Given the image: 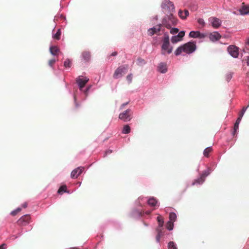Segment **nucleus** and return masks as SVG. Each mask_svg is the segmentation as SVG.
I'll use <instances>...</instances> for the list:
<instances>
[{"label": "nucleus", "mask_w": 249, "mask_h": 249, "mask_svg": "<svg viewBox=\"0 0 249 249\" xmlns=\"http://www.w3.org/2000/svg\"><path fill=\"white\" fill-rule=\"evenodd\" d=\"M143 225H144L145 227H148V224H147V223H144V222H143Z\"/></svg>", "instance_id": "nucleus-60"}, {"label": "nucleus", "mask_w": 249, "mask_h": 249, "mask_svg": "<svg viewBox=\"0 0 249 249\" xmlns=\"http://www.w3.org/2000/svg\"><path fill=\"white\" fill-rule=\"evenodd\" d=\"M147 203L148 205H149L151 206L154 207L156 206V205L158 204V201L157 199L153 197H150L147 200Z\"/></svg>", "instance_id": "nucleus-21"}, {"label": "nucleus", "mask_w": 249, "mask_h": 249, "mask_svg": "<svg viewBox=\"0 0 249 249\" xmlns=\"http://www.w3.org/2000/svg\"><path fill=\"white\" fill-rule=\"evenodd\" d=\"M32 229V227H31L28 230H25L23 228H21L20 230L19 231L18 233L17 234H12L10 236V238L12 240H15L18 238L20 236H21L24 232H28Z\"/></svg>", "instance_id": "nucleus-18"}, {"label": "nucleus", "mask_w": 249, "mask_h": 249, "mask_svg": "<svg viewBox=\"0 0 249 249\" xmlns=\"http://www.w3.org/2000/svg\"><path fill=\"white\" fill-rule=\"evenodd\" d=\"M6 245L5 244H2L0 245V249H6Z\"/></svg>", "instance_id": "nucleus-52"}, {"label": "nucleus", "mask_w": 249, "mask_h": 249, "mask_svg": "<svg viewBox=\"0 0 249 249\" xmlns=\"http://www.w3.org/2000/svg\"><path fill=\"white\" fill-rule=\"evenodd\" d=\"M229 54L233 58H237L239 55V48L234 45H230L227 48Z\"/></svg>", "instance_id": "nucleus-9"}, {"label": "nucleus", "mask_w": 249, "mask_h": 249, "mask_svg": "<svg viewBox=\"0 0 249 249\" xmlns=\"http://www.w3.org/2000/svg\"><path fill=\"white\" fill-rule=\"evenodd\" d=\"M71 249H80L79 248H76V247L71 248Z\"/></svg>", "instance_id": "nucleus-62"}, {"label": "nucleus", "mask_w": 249, "mask_h": 249, "mask_svg": "<svg viewBox=\"0 0 249 249\" xmlns=\"http://www.w3.org/2000/svg\"><path fill=\"white\" fill-rule=\"evenodd\" d=\"M240 121L239 120H236V122L234 124L233 129H234L235 131H237L239 128V125L240 123Z\"/></svg>", "instance_id": "nucleus-38"}, {"label": "nucleus", "mask_w": 249, "mask_h": 249, "mask_svg": "<svg viewBox=\"0 0 249 249\" xmlns=\"http://www.w3.org/2000/svg\"><path fill=\"white\" fill-rule=\"evenodd\" d=\"M212 150V146H209L207 148H206L204 151H203V154L204 156L206 157H208L209 156V153Z\"/></svg>", "instance_id": "nucleus-30"}, {"label": "nucleus", "mask_w": 249, "mask_h": 249, "mask_svg": "<svg viewBox=\"0 0 249 249\" xmlns=\"http://www.w3.org/2000/svg\"><path fill=\"white\" fill-rule=\"evenodd\" d=\"M189 36L191 38H204L206 36V34L201 33L199 31H191L189 34Z\"/></svg>", "instance_id": "nucleus-12"}, {"label": "nucleus", "mask_w": 249, "mask_h": 249, "mask_svg": "<svg viewBox=\"0 0 249 249\" xmlns=\"http://www.w3.org/2000/svg\"><path fill=\"white\" fill-rule=\"evenodd\" d=\"M117 54H118V53L117 52H114L111 53L110 56H115L117 55Z\"/></svg>", "instance_id": "nucleus-54"}, {"label": "nucleus", "mask_w": 249, "mask_h": 249, "mask_svg": "<svg viewBox=\"0 0 249 249\" xmlns=\"http://www.w3.org/2000/svg\"><path fill=\"white\" fill-rule=\"evenodd\" d=\"M197 22L201 25L204 26L205 24L204 20L203 18H199L197 19Z\"/></svg>", "instance_id": "nucleus-40"}, {"label": "nucleus", "mask_w": 249, "mask_h": 249, "mask_svg": "<svg viewBox=\"0 0 249 249\" xmlns=\"http://www.w3.org/2000/svg\"><path fill=\"white\" fill-rule=\"evenodd\" d=\"M92 86L91 85H89L86 88V89L83 90V92H84V93L87 95H88V93L89 92V91L90 90V89H91Z\"/></svg>", "instance_id": "nucleus-42"}, {"label": "nucleus", "mask_w": 249, "mask_h": 249, "mask_svg": "<svg viewBox=\"0 0 249 249\" xmlns=\"http://www.w3.org/2000/svg\"><path fill=\"white\" fill-rule=\"evenodd\" d=\"M157 221H158L159 223H161V220H163L162 218H161L160 216H158L157 218Z\"/></svg>", "instance_id": "nucleus-53"}, {"label": "nucleus", "mask_w": 249, "mask_h": 249, "mask_svg": "<svg viewBox=\"0 0 249 249\" xmlns=\"http://www.w3.org/2000/svg\"><path fill=\"white\" fill-rule=\"evenodd\" d=\"M247 65L249 66V55L247 57Z\"/></svg>", "instance_id": "nucleus-56"}, {"label": "nucleus", "mask_w": 249, "mask_h": 249, "mask_svg": "<svg viewBox=\"0 0 249 249\" xmlns=\"http://www.w3.org/2000/svg\"><path fill=\"white\" fill-rule=\"evenodd\" d=\"M168 249H178L177 244L173 241H170L168 244Z\"/></svg>", "instance_id": "nucleus-29"}, {"label": "nucleus", "mask_w": 249, "mask_h": 249, "mask_svg": "<svg viewBox=\"0 0 249 249\" xmlns=\"http://www.w3.org/2000/svg\"><path fill=\"white\" fill-rule=\"evenodd\" d=\"M156 231L157 232V235H160V237L163 235V233L161 229L159 228H157Z\"/></svg>", "instance_id": "nucleus-43"}, {"label": "nucleus", "mask_w": 249, "mask_h": 249, "mask_svg": "<svg viewBox=\"0 0 249 249\" xmlns=\"http://www.w3.org/2000/svg\"><path fill=\"white\" fill-rule=\"evenodd\" d=\"M55 62V59H52L49 61V65L50 67L53 68V64Z\"/></svg>", "instance_id": "nucleus-45"}, {"label": "nucleus", "mask_w": 249, "mask_h": 249, "mask_svg": "<svg viewBox=\"0 0 249 249\" xmlns=\"http://www.w3.org/2000/svg\"><path fill=\"white\" fill-rule=\"evenodd\" d=\"M163 223H164L163 220H161V223H159V227L158 228H159V229H160V228H161L163 227Z\"/></svg>", "instance_id": "nucleus-50"}, {"label": "nucleus", "mask_w": 249, "mask_h": 249, "mask_svg": "<svg viewBox=\"0 0 249 249\" xmlns=\"http://www.w3.org/2000/svg\"><path fill=\"white\" fill-rule=\"evenodd\" d=\"M50 52L53 56L56 55L57 53L59 51V48L56 46H51L50 47Z\"/></svg>", "instance_id": "nucleus-23"}, {"label": "nucleus", "mask_w": 249, "mask_h": 249, "mask_svg": "<svg viewBox=\"0 0 249 249\" xmlns=\"http://www.w3.org/2000/svg\"><path fill=\"white\" fill-rule=\"evenodd\" d=\"M173 48L170 45V41H162L161 46V54L165 55L166 53L170 54L173 51Z\"/></svg>", "instance_id": "nucleus-6"}, {"label": "nucleus", "mask_w": 249, "mask_h": 249, "mask_svg": "<svg viewBox=\"0 0 249 249\" xmlns=\"http://www.w3.org/2000/svg\"><path fill=\"white\" fill-rule=\"evenodd\" d=\"M84 170V167L83 166H79L73 169L71 174V177L72 178H76L78 176L81 175Z\"/></svg>", "instance_id": "nucleus-14"}, {"label": "nucleus", "mask_w": 249, "mask_h": 249, "mask_svg": "<svg viewBox=\"0 0 249 249\" xmlns=\"http://www.w3.org/2000/svg\"><path fill=\"white\" fill-rule=\"evenodd\" d=\"M133 75L132 73H130L126 76V79L129 84L131 83L132 81Z\"/></svg>", "instance_id": "nucleus-39"}, {"label": "nucleus", "mask_w": 249, "mask_h": 249, "mask_svg": "<svg viewBox=\"0 0 249 249\" xmlns=\"http://www.w3.org/2000/svg\"><path fill=\"white\" fill-rule=\"evenodd\" d=\"M89 80V79L88 77L83 76H79L76 78V83L81 91L83 90V88L85 87Z\"/></svg>", "instance_id": "nucleus-8"}, {"label": "nucleus", "mask_w": 249, "mask_h": 249, "mask_svg": "<svg viewBox=\"0 0 249 249\" xmlns=\"http://www.w3.org/2000/svg\"><path fill=\"white\" fill-rule=\"evenodd\" d=\"M178 15L179 16V17L182 18V19H184V14H183V12L182 10H179L178 11Z\"/></svg>", "instance_id": "nucleus-46"}, {"label": "nucleus", "mask_w": 249, "mask_h": 249, "mask_svg": "<svg viewBox=\"0 0 249 249\" xmlns=\"http://www.w3.org/2000/svg\"><path fill=\"white\" fill-rule=\"evenodd\" d=\"M21 210V208L20 207H18L17 209H16L15 210L12 211L10 213V214L12 215L15 216L18 213V212H20Z\"/></svg>", "instance_id": "nucleus-36"}, {"label": "nucleus", "mask_w": 249, "mask_h": 249, "mask_svg": "<svg viewBox=\"0 0 249 249\" xmlns=\"http://www.w3.org/2000/svg\"><path fill=\"white\" fill-rule=\"evenodd\" d=\"M210 40L213 42H216L219 40L221 37V36L220 33L217 31H214L209 34V36Z\"/></svg>", "instance_id": "nucleus-16"}, {"label": "nucleus", "mask_w": 249, "mask_h": 249, "mask_svg": "<svg viewBox=\"0 0 249 249\" xmlns=\"http://www.w3.org/2000/svg\"><path fill=\"white\" fill-rule=\"evenodd\" d=\"M22 207L24 208H26L27 207V203L24 202L22 204Z\"/></svg>", "instance_id": "nucleus-55"}, {"label": "nucleus", "mask_w": 249, "mask_h": 249, "mask_svg": "<svg viewBox=\"0 0 249 249\" xmlns=\"http://www.w3.org/2000/svg\"><path fill=\"white\" fill-rule=\"evenodd\" d=\"M248 107H243L242 111L240 113L239 116H238V118L237 119V120H239V121L241 122L242 118L243 115H244L246 111L248 109Z\"/></svg>", "instance_id": "nucleus-28"}, {"label": "nucleus", "mask_w": 249, "mask_h": 249, "mask_svg": "<svg viewBox=\"0 0 249 249\" xmlns=\"http://www.w3.org/2000/svg\"><path fill=\"white\" fill-rule=\"evenodd\" d=\"M60 18H62V19H64L65 20H66V17H65L64 16H63V15H60Z\"/></svg>", "instance_id": "nucleus-57"}, {"label": "nucleus", "mask_w": 249, "mask_h": 249, "mask_svg": "<svg viewBox=\"0 0 249 249\" xmlns=\"http://www.w3.org/2000/svg\"><path fill=\"white\" fill-rule=\"evenodd\" d=\"M233 73L232 72H228L226 74V80L229 82L230 80L231 79L232 76H233Z\"/></svg>", "instance_id": "nucleus-34"}, {"label": "nucleus", "mask_w": 249, "mask_h": 249, "mask_svg": "<svg viewBox=\"0 0 249 249\" xmlns=\"http://www.w3.org/2000/svg\"><path fill=\"white\" fill-rule=\"evenodd\" d=\"M129 102H126V103H123V104H122V105L121 106V107H120V109H123L125 106L127 105L128 104Z\"/></svg>", "instance_id": "nucleus-51"}, {"label": "nucleus", "mask_w": 249, "mask_h": 249, "mask_svg": "<svg viewBox=\"0 0 249 249\" xmlns=\"http://www.w3.org/2000/svg\"><path fill=\"white\" fill-rule=\"evenodd\" d=\"M185 34V31L182 30L180 31L178 35L173 36L171 38L172 43L175 44L181 41L183 39V37L184 36Z\"/></svg>", "instance_id": "nucleus-11"}, {"label": "nucleus", "mask_w": 249, "mask_h": 249, "mask_svg": "<svg viewBox=\"0 0 249 249\" xmlns=\"http://www.w3.org/2000/svg\"><path fill=\"white\" fill-rule=\"evenodd\" d=\"M71 66V61L70 59H66L64 62V66L66 68H70Z\"/></svg>", "instance_id": "nucleus-33"}, {"label": "nucleus", "mask_w": 249, "mask_h": 249, "mask_svg": "<svg viewBox=\"0 0 249 249\" xmlns=\"http://www.w3.org/2000/svg\"><path fill=\"white\" fill-rule=\"evenodd\" d=\"M146 201V198L143 196H140L135 202V205L137 208H141L143 203Z\"/></svg>", "instance_id": "nucleus-20"}, {"label": "nucleus", "mask_w": 249, "mask_h": 249, "mask_svg": "<svg viewBox=\"0 0 249 249\" xmlns=\"http://www.w3.org/2000/svg\"><path fill=\"white\" fill-rule=\"evenodd\" d=\"M61 35V30L60 29H58L55 34H53L52 37L53 38L56 40H59L60 39V36Z\"/></svg>", "instance_id": "nucleus-25"}, {"label": "nucleus", "mask_w": 249, "mask_h": 249, "mask_svg": "<svg viewBox=\"0 0 249 249\" xmlns=\"http://www.w3.org/2000/svg\"><path fill=\"white\" fill-rule=\"evenodd\" d=\"M189 15V13L187 10H185L184 12V19L186 18L187 17H188Z\"/></svg>", "instance_id": "nucleus-47"}, {"label": "nucleus", "mask_w": 249, "mask_h": 249, "mask_svg": "<svg viewBox=\"0 0 249 249\" xmlns=\"http://www.w3.org/2000/svg\"><path fill=\"white\" fill-rule=\"evenodd\" d=\"M91 53L89 51H83L80 55V58L81 61L84 63H89L91 59Z\"/></svg>", "instance_id": "nucleus-13"}, {"label": "nucleus", "mask_w": 249, "mask_h": 249, "mask_svg": "<svg viewBox=\"0 0 249 249\" xmlns=\"http://www.w3.org/2000/svg\"><path fill=\"white\" fill-rule=\"evenodd\" d=\"M177 214L174 212H170L169 213V220L171 222H175L177 220Z\"/></svg>", "instance_id": "nucleus-26"}, {"label": "nucleus", "mask_w": 249, "mask_h": 249, "mask_svg": "<svg viewBox=\"0 0 249 249\" xmlns=\"http://www.w3.org/2000/svg\"><path fill=\"white\" fill-rule=\"evenodd\" d=\"M137 61L139 63V64H140L144 65L146 63L145 60L144 59H142V58H138L137 59Z\"/></svg>", "instance_id": "nucleus-41"}, {"label": "nucleus", "mask_w": 249, "mask_h": 249, "mask_svg": "<svg viewBox=\"0 0 249 249\" xmlns=\"http://www.w3.org/2000/svg\"><path fill=\"white\" fill-rule=\"evenodd\" d=\"M131 128L130 126L128 124H125L124 126L122 133L123 134H129L130 132Z\"/></svg>", "instance_id": "nucleus-27"}, {"label": "nucleus", "mask_w": 249, "mask_h": 249, "mask_svg": "<svg viewBox=\"0 0 249 249\" xmlns=\"http://www.w3.org/2000/svg\"><path fill=\"white\" fill-rule=\"evenodd\" d=\"M174 224L173 222L168 221L166 223V228L168 230L171 231L174 229Z\"/></svg>", "instance_id": "nucleus-31"}, {"label": "nucleus", "mask_w": 249, "mask_h": 249, "mask_svg": "<svg viewBox=\"0 0 249 249\" xmlns=\"http://www.w3.org/2000/svg\"><path fill=\"white\" fill-rule=\"evenodd\" d=\"M81 182H79V185H81Z\"/></svg>", "instance_id": "nucleus-64"}, {"label": "nucleus", "mask_w": 249, "mask_h": 249, "mask_svg": "<svg viewBox=\"0 0 249 249\" xmlns=\"http://www.w3.org/2000/svg\"><path fill=\"white\" fill-rule=\"evenodd\" d=\"M112 152V150L108 149L105 152L104 157L107 156L108 154H111Z\"/></svg>", "instance_id": "nucleus-48"}, {"label": "nucleus", "mask_w": 249, "mask_h": 249, "mask_svg": "<svg viewBox=\"0 0 249 249\" xmlns=\"http://www.w3.org/2000/svg\"><path fill=\"white\" fill-rule=\"evenodd\" d=\"M57 193L60 195L63 194V193H67L68 194L71 193L69 191L67 190V186L66 185L61 186L59 187V188L57 191Z\"/></svg>", "instance_id": "nucleus-24"}, {"label": "nucleus", "mask_w": 249, "mask_h": 249, "mask_svg": "<svg viewBox=\"0 0 249 249\" xmlns=\"http://www.w3.org/2000/svg\"><path fill=\"white\" fill-rule=\"evenodd\" d=\"M73 99H74V105H75V107L76 108H78L79 107H80V105L79 104L77 101H76V97L74 95H73Z\"/></svg>", "instance_id": "nucleus-44"}, {"label": "nucleus", "mask_w": 249, "mask_h": 249, "mask_svg": "<svg viewBox=\"0 0 249 249\" xmlns=\"http://www.w3.org/2000/svg\"><path fill=\"white\" fill-rule=\"evenodd\" d=\"M213 169L208 167L206 170H204L202 173V174L200 175L199 178L194 180V181L192 183V185L194 186L202 185L206 179V178L210 175L211 173L213 171Z\"/></svg>", "instance_id": "nucleus-2"}, {"label": "nucleus", "mask_w": 249, "mask_h": 249, "mask_svg": "<svg viewBox=\"0 0 249 249\" xmlns=\"http://www.w3.org/2000/svg\"><path fill=\"white\" fill-rule=\"evenodd\" d=\"M179 29L178 28L174 27L172 28L170 30V33L173 35H176L178 34L179 32Z\"/></svg>", "instance_id": "nucleus-37"}, {"label": "nucleus", "mask_w": 249, "mask_h": 249, "mask_svg": "<svg viewBox=\"0 0 249 249\" xmlns=\"http://www.w3.org/2000/svg\"><path fill=\"white\" fill-rule=\"evenodd\" d=\"M209 21L214 28L219 27L222 24L221 20L215 17H210L209 18Z\"/></svg>", "instance_id": "nucleus-15"}, {"label": "nucleus", "mask_w": 249, "mask_h": 249, "mask_svg": "<svg viewBox=\"0 0 249 249\" xmlns=\"http://www.w3.org/2000/svg\"><path fill=\"white\" fill-rule=\"evenodd\" d=\"M30 220L29 214L24 215L18 220V224L23 228V227L27 225L30 223Z\"/></svg>", "instance_id": "nucleus-10"}, {"label": "nucleus", "mask_w": 249, "mask_h": 249, "mask_svg": "<svg viewBox=\"0 0 249 249\" xmlns=\"http://www.w3.org/2000/svg\"><path fill=\"white\" fill-rule=\"evenodd\" d=\"M162 41H166V42L170 41L169 36L168 33L167 32H165L164 33Z\"/></svg>", "instance_id": "nucleus-35"}, {"label": "nucleus", "mask_w": 249, "mask_h": 249, "mask_svg": "<svg viewBox=\"0 0 249 249\" xmlns=\"http://www.w3.org/2000/svg\"><path fill=\"white\" fill-rule=\"evenodd\" d=\"M182 52H183V49L182 46L180 45V46L178 47V48L176 50L174 53L176 56H178L181 54V53Z\"/></svg>", "instance_id": "nucleus-32"}, {"label": "nucleus", "mask_w": 249, "mask_h": 249, "mask_svg": "<svg viewBox=\"0 0 249 249\" xmlns=\"http://www.w3.org/2000/svg\"><path fill=\"white\" fill-rule=\"evenodd\" d=\"M160 238H161V237H160V235H156V242H157L158 243H160Z\"/></svg>", "instance_id": "nucleus-49"}, {"label": "nucleus", "mask_w": 249, "mask_h": 249, "mask_svg": "<svg viewBox=\"0 0 249 249\" xmlns=\"http://www.w3.org/2000/svg\"><path fill=\"white\" fill-rule=\"evenodd\" d=\"M160 7L162 12L165 14L161 21L162 24L167 28L176 25L178 23V19L174 16L175 12L174 3L170 0H163Z\"/></svg>", "instance_id": "nucleus-1"}, {"label": "nucleus", "mask_w": 249, "mask_h": 249, "mask_svg": "<svg viewBox=\"0 0 249 249\" xmlns=\"http://www.w3.org/2000/svg\"><path fill=\"white\" fill-rule=\"evenodd\" d=\"M150 213V211L144 212L141 208H135L132 209L130 213V216L134 219H139L144 214L149 215Z\"/></svg>", "instance_id": "nucleus-3"}, {"label": "nucleus", "mask_w": 249, "mask_h": 249, "mask_svg": "<svg viewBox=\"0 0 249 249\" xmlns=\"http://www.w3.org/2000/svg\"><path fill=\"white\" fill-rule=\"evenodd\" d=\"M161 25L162 24L160 23L156 26L149 28L148 30V35L152 36L157 34L158 32H159L161 30Z\"/></svg>", "instance_id": "nucleus-17"}, {"label": "nucleus", "mask_w": 249, "mask_h": 249, "mask_svg": "<svg viewBox=\"0 0 249 249\" xmlns=\"http://www.w3.org/2000/svg\"><path fill=\"white\" fill-rule=\"evenodd\" d=\"M216 166V164H215L214 166V168H215V167Z\"/></svg>", "instance_id": "nucleus-63"}, {"label": "nucleus", "mask_w": 249, "mask_h": 249, "mask_svg": "<svg viewBox=\"0 0 249 249\" xmlns=\"http://www.w3.org/2000/svg\"><path fill=\"white\" fill-rule=\"evenodd\" d=\"M158 71L161 73H165L167 71V64L165 62H160L157 68Z\"/></svg>", "instance_id": "nucleus-19"}, {"label": "nucleus", "mask_w": 249, "mask_h": 249, "mask_svg": "<svg viewBox=\"0 0 249 249\" xmlns=\"http://www.w3.org/2000/svg\"><path fill=\"white\" fill-rule=\"evenodd\" d=\"M237 131H235L234 129H233L232 132V135L234 136L235 134H236Z\"/></svg>", "instance_id": "nucleus-58"}, {"label": "nucleus", "mask_w": 249, "mask_h": 249, "mask_svg": "<svg viewBox=\"0 0 249 249\" xmlns=\"http://www.w3.org/2000/svg\"><path fill=\"white\" fill-rule=\"evenodd\" d=\"M131 112V110L129 108H128L123 112L120 113L119 115V119L123 121L124 122L130 121L132 118L130 116Z\"/></svg>", "instance_id": "nucleus-7"}, {"label": "nucleus", "mask_w": 249, "mask_h": 249, "mask_svg": "<svg viewBox=\"0 0 249 249\" xmlns=\"http://www.w3.org/2000/svg\"><path fill=\"white\" fill-rule=\"evenodd\" d=\"M155 20H158V16L157 15L155 16L154 18H153Z\"/></svg>", "instance_id": "nucleus-59"}, {"label": "nucleus", "mask_w": 249, "mask_h": 249, "mask_svg": "<svg viewBox=\"0 0 249 249\" xmlns=\"http://www.w3.org/2000/svg\"><path fill=\"white\" fill-rule=\"evenodd\" d=\"M128 69V65H123L119 67L114 71L113 74V78L114 79H118L121 78L123 74L126 73Z\"/></svg>", "instance_id": "nucleus-5"}, {"label": "nucleus", "mask_w": 249, "mask_h": 249, "mask_svg": "<svg viewBox=\"0 0 249 249\" xmlns=\"http://www.w3.org/2000/svg\"><path fill=\"white\" fill-rule=\"evenodd\" d=\"M247 43L249 45V37L248 38V40H247Z\"/></svg>", "instance_id": "nucleus-61"}, {"label": "nucleus", "mask_w": 249, "mask_h": 249, "mask_svg": "<svg viewBox=\"0 0 249 249\" xmlns=\"http://www.w3.org/2000/svg\"><path fill=\"white\" fill-rule=\"evenodd\" d=\"M241 15H246L249 14V6L243 5L239 10Z\"/></svg>", "instance_id": "nucleus-22"}, {"label": "nucleus", "mask_w": 249, "mask_h": 249, "mask_svg": "<svg viewBox=\"0 0 249 249\" xmlns=\"http://www.w3.org/2000/svg\"><path fill=\"white\" fill-rule=\"evenodd\" d=\"M183 52L190 54L193 53L196 49V42L193 41H190L182 45Z\"/></svg>", "instance_id": "nucleus-4"}]
</instances>
